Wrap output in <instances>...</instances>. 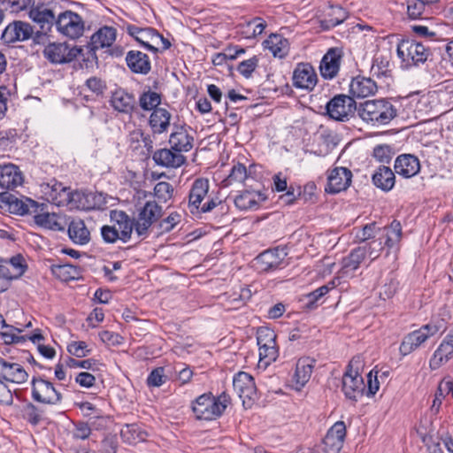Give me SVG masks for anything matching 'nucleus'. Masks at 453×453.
<instances>
[{
	"label": "nucleus",
	"mask_w": 453,
	"mask_h": 453,
	"mask_svg": "<svg viewBox=\"0 0 453 453\" xmlns=\"http://www.w3.org/2000/svg\"><path fill=\"white\" fill-rule=\"evenodd\" d=\"M357 112L364 121L374 127L387 125L397 115L395 107L386 99L361 103L357 107Z\"/></svg>",
	"instance_id": "obj_1"
},
{
	"label": "nucleus",
	"mask_w": 453,
	"mask_h": 453,
	"mask_svg": "<svg viewBox=\"0 0 453 453\" xmlns=\"http://www.w3.org/2000/svg\"><path fill=\"white\" fill-rule=\"evenodd\" d=\"M447 329V320L444 318H434L418 330H415L403 339L399 350L403 356L409 355L421 347L429 338L443 334Z\"/></svg>",
	"instance_id": "obj_2"
},
{
	"label": "nucleus",
	"mask_w": 453,
	"mask_h": 453,
	"mask_svg": "<svg viewBox=\"0 0 453 453\" xmlns=\"http://www.w3.org/2000/svg\"><path fill=\"white\" fill-rule=\"evenodd\" d=\"M30 39L34 45H45L50 37V33L56 21L55 15L45 4H38L30 9Z\"/></svg>",
	"instance_id": "obj_3"
},
{
	"label": "nucleus",
	"mask_w": 453,
	"mask_h": 453,
	"mask_svg": "<svg viewBox=\"0 0 453 453\" xmlns=\"http://www.w3.org/2000/svg\"><path fill=\"white\" fill-rule=\"evenodd\" d=\"M383 236L385 237L384 246H382L380 240H372L359 246V248L365 250V257H368L372 261L375 260L380 257L384 247L388 249V252L391 250H398L402 239L401 223L397 220H393L389 226L383 228Z\"/></svg>",
	"instance_id": "obj_4"
},
{
	"label": "nucleus",
	"mask_w": 453,
	"mask_h": 453,
	"mask_svg": "<svg viewBox=\"0 0 453 453\" xmlns=\"http://www.w3.org/2000/svg\"><path fill=\"white\" fill-rule=\"evenodd\" d=\"M228 404V396L221 394L214 397L211 393L198 396L192 403V411L198 419L212 420L222 415Z\"/></svg>",
	"instance_id": "obj_5"
},
{
	"label": "nucleus",
	"mask_w": 453,
	"mask_h": 453,
	"mask_svg": "<svg viewBox=\"0 0 453 453\" xmlns=\"http://www.w3.org/2000/svg\"><path fill=\"white\" fill-rule=\"evenodd\" d=\"M398 58L401 59L402 67L409 69L424 63L430 54L428 49L414 40H402L396 49Z\"/></svg>",
	"instance_id": "obj_6"
},
{
	"label": "nucleus",
	"mask_w": 453,
	"mask_h": 453,
	"mask_svg": "<svg viewBox=\"0 0 453 453\" xmlns=\"http://www.w3.org/2000/svg\"><path fill=\"white\" fill-rule=\"evenodd\" d=\"M360 363L359 357H354L342 376V389L348 399L355 402L364 395L365 389L364 379L358 372Z\"/></svg>",
	"instance_id": "obj_7"
},
{
	"label": "nucleus",
	"mask_w": 453,
	"mask_h": 453,
	"mask_svg": "<svg viewBox=\"0 0 453 453\" xmlns=\"http://www.w3.org/2000/svg\"><path fill=\"white\" fill-rule=\"evenodd\" d=\"M43 46V56L51 64L62 65L71 63L79 56L82 55V48L71 46L67 42H50Z\"/></svg>",
	"instance_id": "obj_8"
},
{
	"label": "nucleus",
	"mask_w": 453,
	"mask_h": 453,
	"mask_svg": "<svg viewBox=\"0 0 453 453\" xmlns=\"http://www.w3.org/2000/svg\"><path fill=\"white\" fill-rule=\"evenodd\" d=\"M30 214H34L35 224L40 227L53 231H64L65 222L64 219L54 212L48 211V204L39 203L30 198Z\"/></svg>",
	"instance_id": "obj_9"
},
{
	"label": "nucleus",
	"mask_w": 453,
	"mask_h": 453,
	"mask_svg": "<svg viewBox=\"0 0 453 453\" xmlns=\"http://www.w3.org/2000/svg\"><path fill=\"white\" fill-rule=\"evenodd\" d=\"M57 30L64 36L74 40L82 36L85 22L81 16L72 11L61 12L56 19Z\"/></svg>",
	"instance_id": "obj_10"
},
{
	"label": "nucleus",
	"mask_w": 453,
	"mask_h": 453,
	"mask_svg": "<svg viewBox=\"0 0 453 453\" xmlns=\"http://www.w3.org/2000/svg\"><path fill=\"white\" fill-rule=\"evenodd\" d=\"M257 341L259 346V362L267 366L275 361L279 355L276 334L270 328L261 327L257 332Z\"/></svg>",
	"instance_id": "obj_11"
},
{
	"label": "nucleus",
	"mask_w": 453,
	"mask_h": 453,
	"mask_svg": "<svg viewBox=\"0 0 453 453\" xmlns=\"http://www.w3.org/2000/svg\"><path fill=\"white\" fill-rule=\"evenodd\" d=\"M162 215V207L154 201L147 202L140 210L135 219L134 232L138 237L144 239L149 234V229Z\"/></svg>",
	"instance_id": "obj_12"
},
{
	"label": "nucleus",
	"mask_w": 453,
	"mask_h": 453,
	"mask_svg": "<svg viewBox=\"0 0 453 453\" xmlns=\"http://www.w3.org/2000/svg\"><path fill=\"white\" fill-rule=\"evenodd\" d=\"M67 194L65 206L69 210L90 211L99 209L102 205L101 195L84 190L73 191L70 188Z\"/></svg>",
	"instance_id": "obj_13"
},
{
	"label": "nucleus",
	"mask_w": 453,
	"mask_h": 453,
	"mask_svg": "<svg viewBox=\"0 0 453 453\" xmlns=\"http://www.w3.org/2000/svg\"><path fill=\"white\" fill-rule=\"evenodd\" d=\"M353 97L346 95L334 96L326 106L328 116L338 121H346L357 110Z\"/></svg>",
	"instance_id": "obj_14"
},
{
	"label": "nucleus",
	"mask_w": 453,
	"mask_h": 453,
	"mask_svg": "<svg viewBox=\"0 0 453 453\" xmlns=\"http://www.w3.org/2000/svg\"><path fill=\"white\" fill-rule=\"evenodd\" d=\"M68 191L69 188L53 179L50 182L40 184L38 193L43 200L60 207L66 203Z\"/></svg>",
	"instance_id": "obj_15"
},
{
	"label": "nucleus",
	"mask_w": 453,
	"mask_h": 453,
	"mask_svg": "<svg viewBox=\"0 0 453 453\" xmlns=\"http://www.w3.org/2000/svg\"><path fill=\"white\" fill-rule=\"evenodd\" d=\"M233 387L243 405H250L257 395V388L254 379L245 372H239L233 380Z\"/></svg>",
	"instance_id": "obj_16"
},
{
	"label": "nucleus",
	"mask_w": 453,
	"mask_h": 453,
	"mask_svg": "<svg viewBox=\"0 0 453 453\" xmlns=\"http://www.w3.org/2000/svg\"><path fill=\"white\" fill-rule=\"evenodd\" d=\"M293 86L296 88L311 91L318 81L314 68L308 63H299L293 72Z\"/></svg>",
	"instance_id": "obj_17"
},
{
	"label": "nucleus",
	"mask_w": 453,
	"mask_h": 453,
	"mask_svg": "<svg viewBox=\"0 0 453 453\" xmlns=\"http://www.w3.org/2000/svg\"><path fill=\"white\" fill-rule=\"evenodd\" d=\"M352 173L346 167H334L329 172L326 191L337 194L346 190L351 184Z\"/></svg>",
	"instance_id": "obj_18"
},
{
	"label": "nucleus",
	"mask_w": 453,
	"mask_h": 453,
	"mask_svg": "<svg viewBox=\"0 0 453 453\" xmlns=\"http://www.w3.org/2000/svg\"><path fill=\"white\" fill-rule=\"evenodd\" d=\"M346 436V426L343 421H337L327 431L323 440V451L325 453H339Z\"/></svg>",
	"instance_id": "obj_19"
},
{
	"label": "nucleus",
	"mask_w": 453,
	"mask_h": 453,
	"mask_svg": "<svg viewBox=\"0 0 453 453\" xmlns=\"http://www.w3.org/2000/svg\"><path fill=\"white\" fill-rule=\"evenodd\" d=\"M33 398L42 403H56L60 401L61 395L53 385L42 379H33Z\"/></svg>",
	"instance_id": "obj_20"
},
{
	"label": "nucleus",
	"mask_w": 453,
	"mask_h": 453,
	"mask_svg": "<svg viewBox=\"0 0 453 453\" xmlns=\"http://www.w3.org/2000/svg\"><path fill=\"white\" fill-rule=\"evenodd\" d=\"M342 51L339 48H331L321 59L319 70L321 76L326 80L334 78L340 70Z\"/></svg>",
	"instance_id": "obj_21"
},
{
	"label": "nucleus",
	"mask_w": 453,
	"mask_h": 453,
	"mask_svg": "<svg viewBox=\"0 0 453 453\" xmlns=\"http://www.w3.org/2000/svg\"><path fill=\"white\" fill-rule=\"evenodd\" d=\"M209 187L207 179L199 178L194 181L188 196V208L192 214L202 212V202L208 194Z\"/></svg>",
	"instance_id": "obj_22"
},
{
	"label": "nucleus",
	"mask_w": 453,
	"mask_h": 453,
	"mask_svg": "<svg viewBox=\"0 0 453 453\" xmlns=\"http://www.w3.org/2000/svg\"><path fill=\"white\" fill-rule=\"evenodd\" d=\"M194 137L191 128L185 126H175L169 138L172 150L177 152H188L193 148Z\"/></svg>",
	"instance_id": "obj_23"
},
{
	"label": "nucleus",
	"mask_w": 453,
	"mask_h": 453,
	"mask_svg": "<svg viewBox=\"0 0 453 453\" xmlns=\"http://www.w3.org/2000/svg\"><path fill=\"white\" fill-rule=\"evenodd\" d=\"M24 182L22 172L14 164L0 165V188L14 189Z\"/></svg>",
	"instance_id": "obj_24"
},
{
	"label": "nucleus",
	"mask_w": 453,
	"mask_h": 453,
	"mask_svg": "<svg viewBox=\"0 0 453 453\" xmlns=\"http://www.w3.org/2000/svg\"><path fill=\"white\" fill-rule=\"evenodd\" d=\"M116 35L117 32L114 27L104 26L91 35L87 48L95 55L96 50L111 46L116 40Z\"/></svg>",
	"instance_id": "obj_25"
},
{
	"label": "nucleus",
	"mask_w": 453,
	"mask_h": 453,
	"mask_svg": "<svg viewBox=\"0 0 453 453\" xmlns=\"http://www.w3.org/2000/svg\"><path fill=\"white\" fill-rule=\"evenodd\" d=\"M266 200V196L261 191L244 190L234 199V205L241 211L257 210L260 203Z\"/></svg>",
	"instance_id": "obj_26"
},
{
	"label": "nucleus",
	"mask_w": 453,
	"mask_h": 453,
	"mask_svg": "<svg viewBox=\"0 0 453 453\" xmlns=\"http://www.w3.org/2000/svg\"><path fill=\"white\" fill-rule=\"evenodd\" d=\"M395 171L403 178H411L420 171L419 160L411 154H402L395 161Z\"/></svg>",
	"instance_id": "obj_27"
},
{
	"label": "nucleus",
	"mask_w": 453,
	"mask_h": 453,
	"mask_svg": "<svg viewBox=\"0 0 453 453\" xmlns=\"http://www.w3.org/2000/svg\"><path fill=\"white\" fill-rule=\"evenodd\" d=\"M111 219L115 222L117 230L120 240L123 242H127L132 236V233L134 230L135 219H131L130 217L122 211H112L111 212Z\"/></svg>",
	"instance_id": "obj_28"
},
{
	"label": "nucleus",
	"mask_w": 453,
	"mask_h": 453,
	"mask_svg": "<svg viewBox=\"0 0 453 453\" xmlns=\"http://www.w3.org/2000/svg\"><path fill=\"white\" fill-rule=\"evenodd\" d=\"M377 84L371 78L357 76L349 84V93L352 97L364 98L372 96L377 91Z\"/></svg>",
	"instance_id": "obj_29"
},
{
	"label": "nucleus",
	"mask_w": 453,
	"mask_h": 453,
	"mask_svg": "<svg viewBox=\"0 0 453 453\" xmlns=\"http://www.w3.org/2000/svg\"><path fill=\"white\" fill-rule=\"evenodd\" d=\"M0 374L3 380L14 383L25 381L27 376L26 370L19 364L4 360L2 357H0Z\"/></svg>",
	"instance_id": "obj_30"
},
{
	"label": "nucleus",
	"mask_w": 453,
	"mask_h": 453,
	"mask_svg": "<svg viewBox=\"0 0 453 453\" xmlns=\"http://www.w3.org/2000/svg\"><path fill=\"white\" fill-rule=\"evenodd\" d=\"M453 355V337L449 334L439 345L429 361L432 370H436L447 363Z\"/></svg>",
	"instance_id": "obj_31"
},
{
	"label": "nucleus",
	"mask_w": 453,
	"mask_h": 453,
	"mask_svg": "<svg viewBox=\"0 0 453 453\" xmlns=\"http://www.w3.org/2000/svg\"><path fill=\"white\" fill-rule=\"evenodd\" d=\"M1 39L6 44L28 39V25L23 21L9 24L3 31Z\"/></svg>",
	"instance_id": "obj_32"
},
{
	"label": "nucleus",
	"mask_w": 453,
	"mask_h": 453,
	"mask_svg": "<svg viewBox=\"0 0 453 453\" xmlns=\"http://www.w3.org/2000/svg\"><path fill=\"white\" fill-rule=\"evenodd\" d=\"M126 62L134 73L147 74L151 69L149 57L140 50H129L126 56Z\"/></svg>",
	"instance_id": "obj_33"
},
{
	"label": "nucleus",
	"mask_w": 453,
	"mask_h": 453,
	"mask_svg": "<svg viewBox=\"0 0 453 453\" xmlns=\"http://www.w3.org/2000/svg\"><path fill=\"white\" fill-rule=\"evenodd\" d=\"M135 104L136 101L134 95L121 88L115 90L111 97V106L121 113L130 114L134 110Z\"/></svg>",
	"instance_id": "obj_34"
},
{
	"label": "nucleus",
	"mask_w": 453,
	"mask_h": 453,
	"mask_svg": "<svg viewBox=\"0 0 453 453\" xmlns=\"http://www.w3.org/2000/svg\"><path fill=\"white\" fill-rule=\"evenodd\" d=\"M152 158L157 165L172 168L180 167L185 162V157L180 152L173 151L169 149H161L155 151Z\"/></svg>",
	"instance_id": "obj_35"
},
{
	"label": "nucleus",
	"mask_w": 453,
	"mask_h": 453,
	"mask_svg": "<svg viewBox=\"0 0 453 453\" xmlns=\"http://www.w3.org/2000/svg\"><path fill=\"white\" fill-rule=\"evenodd\" d=\"M263 45L274 58H283L289 51L288 40L279 34H271Z\"/></svg>",
	"instance_id": "obj_36"
},
{
	"label": "nucleus",
	"mask_w": 453,
	"mask_h": 453,
	"mask_svg": "<svg viewBox=\"0 0 453 453\" xmlns=\"http://www.w3.org/2000/svg\"><path fill=\"white\" fill-rule=\"evenodd\" d=\"M314 363L315 360L310 357H302L298 359L294 374V380L296 388H302L309 381L314 368Z\"/></svg>",
	"instance_id": "obj_37"
},
{
	"label": "nucleus",
	"mask_w": 453,
	"mask_h": 453,
	"mask_svg": "<svg viewBox=\"0 0 453 453\" xmlns=\"http://www.w3.org/2000/svg\"><path fill=\"white\" fill-rule=\"evenodd\" d=\"M373 185L383 190H391L395 183V173L388 166H380L372 176Z\"/></svg>",
	"instance_id": "obj_38"
},
{
	"label": "nucleus",
	"mask_w": 453,
	"mask_h": 453,
	"mask_svg": "<svg viewBox=\"0 0 453 453\" xmlns=\"http://www.w3.org/2000/svg\"><path fill=\"white\" fill-rule=\"evenodd\" d=\"M257 265L260 271H273L281 266L283 257L280 256L279 250H266L256 257Z\"/></svg>",
	"instance_id": "obj_39"
},
{
	"label": "nucleus",
	"mask_w": 453,
	"mask_h": 453,
	"mask_svg": "<svg viewBox=\"0 0 453 453\" xmlns=\"http://www.w3.org/2000/svg\"><path fill=\"white\" fill-rule=\"evenodd\" d=\"M365 250L358 247L342 259V273L343 276H352L361 263L365 260Z\"/></svg>",
	"instance_id": "obj_40"
},
{
	"label": "nucleus",
	"mask_w": 453,
	"mask_h": 453,
	"mask_svg": "<svg viewBox=\"0 0 453 453\" xmlns=\"http://www.w3.org/2000/svg\"><path fill=\"white\" fill-rule=\"evenodd\" d=\"M170 120L171 113L164 108H157L150 114L149 123L153 133L162 134L168 129Z\"/></svg>",
	"instance_id": "obj_41"
},
{
	"label": "nucleus",
	"mask_w": 453,
	"mask_h": 453,
	"mask_svg": "<svg viewBox=\"0 0 453 453\" xmlns=\"http://www.w3.org/2000/svg\"><path fill=\"white\" fill-rule=\"evenodd\" d=\"M68 235L76 244L84 245L90 240V233L81 219H74L68 226Z\"/></svg>",
	"instance_id": "obj_42"
},
{
	"label": "nucleus",
	"mask_w": 453,
	"mask_h": 453,
	"mask_svg": "<svg viewBox=\"0 0 453 453\" xmlns=\"http://www.w3.org/2000/svg\"><path fill=\"white\" fill-rule=\"evenodd\" d=\"M148 434L136 424H127L120 430V437L125 443L134 445L146 441Z\"/></svg>",
	"instance_id": "obj_43"
},
{
	"label": "nucleus",
	"mask_w": 453,
	"mask_h": 453,
	"mask_svg": "<svg viewBox=\"0 0 453 453\" xmlns=\"http://www.w3.org/2000/svg\"><path fill=\"white\" fill-rule=\"evenodd\" d=\"M0 203L8 207L11 213L25 215L28 212V205L13 195L4 193L0 195Z\"/></svg>",
	"instance_id": "obj_44"
},
{
	"label": "nucleus",
	"mask_w": 453,
	"mask_h": 453,
	"mask_svg": "<svg viewBox=\"0 0 453 453\" xmlns=\"http://www.w3.org/2000/svg\"><path fill=\"white\" fill-rule=\"evenodd\" d=\"M331 284V287L329 285H324L307 294L303 298L305 307L310 310L317 308L320 303V299L326 295L330 289L334 288V282Z\"/></svg>",
	"instance_id": "obj_45"
},
{
	"label": "nucleus",
	"mask_w": 453,
	"mask_h": 453,
	"mask_svg": "<svg viewBox=\"0 0 453 453\" xmlns=\"http://www.w3.org/2000/svg\"><path fill=\"white\" fill-rule=\"evenodd\" d=\"M213 210H216V217H219V223H221L223 217L228 212L229 207L225 202L219 198H211L203 204L202 213L210 212Z\"/></svg>",
	"instance_id": "obj_46"
},
{
	"label": "nucleus",
	"mask_w": 453,
	"mask_h": 453,
	"mask_svg": "<svg viewBox=\"0 0 453 453\" xmlns=\"http://www.w3.org/2000/svg\"><path fill=\"white\" fill-rule=\"evenodd\" d=\"M161 103V96L155 91L143 92L139 97V105L144 111H154Z\"/></svg>",
	"instance_id": "obj_47"
},
{
	"label": "nucleus",
	"mask_w": 453,
	"mask_h": 453,
	"mask_svg": "<svg viewBox=\"0 0 453 453\" xmlns=\"http://www.w3.org/2000/svg\"><path fill=\"white\" fill-rule=\"evenodd\" d=\"M52 273L63 281H68L74 280L77 275V270L74 266L70 264L64 265H50Z\"/></svg>",
	"instance_id": "obj_48"
},
{
	"label": "nucleus",
	"mask_w": 453,
	"mask_h": 453,
	"mask_svg": "<svg viewBox=\"0 0 453 453\" xmlns=\"http://www.w3.org/2000/svg\"><path fill=\"white\" fill-rule=\"evenodd\" d=\"M429 6L423 0H406L407 14L411 19H426V7Z\"/></svg>",
	"instance_id": "obj_49"
},
{
	"label": "nucleus",
	"mask_w": 453,
	"mask_h": 453,
	"mask_svg": "<svg viewBox=\"0 0 453 453\" xmlns=\"http://www.w3.org/2000/svg\"><path fill=\"white\" fill-rule=\"evenodd\" d=\"M248 178L247 168L243 164L234 165L228 176L223 180L225 186H230L233 182H243Z\"/></svg>",
	"instance_id": "obj_50"
},
{
	"label": "nucleus",
	"mask_w": 453,
	"mask_h": 453,
	"mask_svg": "<svg viewBox=\"0 0 453 453\" xmlns=\"http://www.w3.org/2000/svg\"><path fill=\"white\" fill-rule=\"evenodd\" d=\"M370 72L372 76L378 78L387 76L389 73L388 59L382 55L375 56Z\"/></svg>",
	"instance_id": "obj_51"
},
{
	"label": "nucleus",
	"mask_w": 453,
	"mask_h": 453,
	"mask_svg": "<svg viewBox=\"0 0 453 453\" xmlns=\"http://www.w3.org/2000/svg\"><path fill=\"white\" fill-rule=\"evenodd\" d=\"M1 262H7L9 268H11L12 273L16 279L19 278L27 269L26 259L20 254L13 256L8 260L6 259Z\"/></svg>",
	"instance_id": "obj_52"
},
{
	"label": "nucleus",
	"mask_w": 453,
	"mask_h": 453,
	"mask_svg": "<svg viewBox=\"0 0 453 453\" xmlns=\"http://www.w3.org/2000/svg\"><path fill=\"white\" fill-rule=\"evenodd\" d=\"M173 186L166 181H160L156 184L154 188V196L160 202H167L173 196Z\"/></svg>",
	"instance_id": "obj_53"
},
{
	"label": "nucleus",
	"mask_w": 453,
	"mask_h": 453,
	"mask_svg": "<svg viewBox=\"0 0 453 453\" xmlns=\"http://www.w3.org/2000/svg\"><path fill=\"white\" fill-rule=\"evenodd\" d=\"M67 351L71 356L84 357L90 353L91 349H88V344L83 341H73L68 343Z\"/></svg>",
	"instance_id": "obj_54"
},
{
	"label": "nucleus",
	"mask_w": 453,
	"mask_h": 453,
	"mask_svg": "<svg viewBox=\"0 0 453 453\" xmlns=\"http://www.w3.org/2000/svg\"><path fill=\"white\" fill-rule=\"evenodd\" d=\"M16 278L11 272V268H9L7 262L0 264V293L6 291L11 283Z\"/></svg>",
	"instance_id": "obj_55"
},
{
	"label": "nucleus",
	"mask_w": 453,
	"mask_h": 453,
	"mask_svg": "<svg viewBox=\"0 0 453 453\" xmlns=\"http://www.w3.org/2000/svg\"><path fill=\"white\" fill-rule=\"evenodd\" d=\"M155 31V29L150 27L143 28L139 36L136 38V41L149 50L157 52L158 48H157V46L153 45L152 43V38H154Z\"/></svg>",
	"instance_id": "obj_56"
},
{
	"label": "nucleus",
	"mask_w": 453,
	"mask_h": 453,
	"mask_svg": "<svg viewBox=\"0 0 453 453\" xmlns=\"http://www.w3.org/2000/svg\"><path fill=\"white\" fill-rule=\"evenodd\" d=\"M379 230L380 227L377 226L375 222L366 224L359 231H357L356 239L359 242H365L368 240L373 239Z\"/></svg>",
	"instance_id": "obj_57"
},
{
	"label": "nucleus",
	"mask_w": 453,
	"mask_h": 453,
	"mask_svg": "<svg viewBox=\"0 0 453 453\" xmlns=\"http://www.w3.org/2000/svg\"><path fill=\"white\" fill-rule=\"evenodd\" d=\"M266 27V22L259 18L256 17L246 24V33L249 34V37H256L261 35Z\"/></svg>",
	"instance_id": "obj_58"
},
{
	"label": "nucleus",
	"mask_w": 453,
	"mask_h": 453,
	"mask_svg": "<svg viewBox=\"0 0 453 453\" xmlns=\"http://www.w3.org/2000/svg\"><path fill=\"white\" fill-rule=\"evenodd\" d=\"M329 19H326L325 22L329 27H336L337 25L342 23L347 19V12L340 7L335 6L332 7L331 12L328 14Z\"/></svg>",
	"instance_id": "obj_59"
},
{
	"label": "nucleus",
	"mask_w": 453,
	"mask_h": 453,
	"mask_svg": "<svg viewBox=\"0 0 453 453\" xmlns=\"http://www.w3.org/2000/svg\"><path fill=\"white\" fill-rule=\"evenodd\" d=\"M166 381L165 368L160 366L153 369L147 378L149 387L158 388Z\"/></svg>",
	"instance_id": "obj_60"
},
{
	"label": "nucleus",
	"mask_w": 453,
	"mask_h": 453,
	"mask_svg": "<svg viewBox=\"0 0 453 453\" xmlns=\"http://www.w3.org/2000/svg\"><path fill=\"white\" fill-rule=\"evenodd\" d=\"M393 154L389 145L380 144L373 149V157L377 161L383 164H388L392 159Z\"/></svg>",
	"instance_id": "obj_61"
},
{
	"label": "nucleus",
	"mask_w": 453,
	"mask_h": 453,
	"mask_svg": "<svg viewBox=\"0 0 453 453\" xmlns=\"http://www.w3.org/2000/svg\"><path fill=\"white\" fill-rule=\"evenodd\" d=\"M0 334L5 343L11 344L24 341V336L20 334V332L12 326L6 324V328L0 331Z\"/></svg>",
	"instance_id": "obj_62"
},
{
	"label": "nucleus",
	"mask_w": 453,
	"mask_h": 453,
	"mask_svg": "<svg viewBox=\"0 0 453 453\" xmlns=\"http://www.w3.org/2000/svg\"><path fill=\"white\" fill-rule=\"evenodd\" d=\"M258 64V58L254 56L250 59L242 61L237 67V71L245 78H250Z\"/></svg>",
	"instance_id": "obj_63"
},
{
	"label": "nucleus",
	"mask_w": 453,
	"mask_h": 453,
	"mask_svg": "<svg viewBox=\"0 0 453 453\" xmlns=\"http://www.w3.org/2000/svg\"><path fill=\"white\" fill-rule=\"evenodd\" d=\"M99 338L104 343L111 346H119L123 342L122 336H120L118 333L108 330L100 332Z\"/></svg>",
	"instance_id": "obj_64"
}]
</instances>
